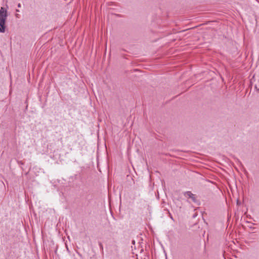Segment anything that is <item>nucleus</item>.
I'll return each instance as SVG.
<instances>
[{
    "label": "nucleus",
    "instance_id": "3",
    "mask_svg": "<svg viewBox=\"0 0 259 259\" xmlns=\"http://www.w3.org/2000/svg\"><path fill=\"white\" fill-rule=\"evenodd\" d=\"M255 88L256 89V91L259 93V89H257L256 87H255Z\"/></svg>",
    "mask_w": 259,
    "mask_h": 259
},
{
    "label": "nucleus",
    "instance_id": "2",
    "mask_svg": "<svg viewBox=\"0 0 259 259\" xmlns=\"http://www.w3.org/2000/svg\"><path fill=\"white\" fill-rule=\"evenodd\" d=\"M184 196L186 197L191 198L193 202H196V199L195 195L193 194L190 191H187L184 193Z\"/></svg>",
    "mask_w": 259,
    "mask_h": 259
},
{
    "label": "nucleus",
    "instance_id": "1",
    "mask_svg": "<svg viewBox=\"0 0 259 259\" xmlns=\"http://www.w3.org/2000/svg\"><path fill=\"white\" fill-rule=\"evenodd\" d=\"M8 16L7 11L4 8L0 9V32L4 33L6 30V21Z\"/></svg>",
    "mask_w": 259,
    "mask_h": 259
},
{
    "label": "nucleus",
    "instance_id": "4",
    "mask_svg": "<svg viewBox=\"0 0 259 259\" xmlns=\"http://www.w3.org/2000/svg\"><path fill=\"white\" fill-rule=\"evenodd\" d=\"M18 7L19 8H20V7H21V4H19L18 5Z\"/></svg>",
    "mask_w": 259,
    "mask_h": 259
}]
</instances>
